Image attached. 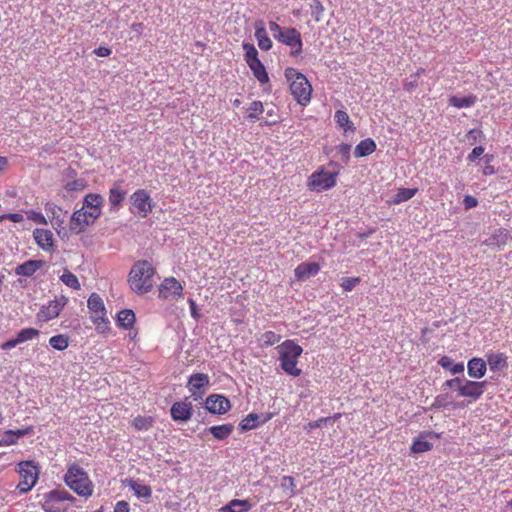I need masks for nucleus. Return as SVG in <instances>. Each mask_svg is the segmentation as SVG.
Returning a JSON list of instances; mask_svg holds the SVG:
<instances>
[{"instance_id":"1","label":"nucleus","mask_w":512,"mask_h":512,"mask_svg":"<svg viewBox=\"0 0 512 512\" xmlns=\"http://www.w3.org/2000/svg\"><path fill=\"white\" fill-rule=\"evenodd\" d=\"M63 480L78 496L87 499L93 495L94 484L88 473L79 464H70Z\"/></svg>"},{"instance_id":"2","label":"nucleus","mask_w":512,"mask_h":512,"mask_svg":"<svg viewBox=\"0 0 512 512\" xmlns=\"http://www.w3.org/2000/svg\"><path fill=\"white\" fill-rule=\"evenodd\" d=\"M281 369L288 375L298 377L302 370L297 367L298 359L303 353V348L294 340H285L277 348Z\"/></svg>"},{"instance_id":"3","label":"nucleus","mask_w":512,"mask_h":512,"mask_svg":"<svg viewBox=\"0 0 512 512\" xmlns=\"http://www.w3.org/2000/svg\"><path fill=\"white\" fill-rule=\"evenodd\" d=\"M155 269L148 261L136 262L129 273L128 282L137 294H145L153 287Z\"/></svg>"},{"instance_id":"4","label":"nucleus","mask_w":512,"mask_h":512,"mask_svg":"<svg viewBox=\"0 0 512 512\" xmlns=\"http://www.w3.org/2000/svg\"><path fill=\"white\" fill-rule=\"evenodd\" d=\"M284 75L290 83V92L296 102L302 106L309 104L311 101L312 86L306 76L292 67L286 68Z\"/></svg>"},{"instance_id":"5","label":"nucleus","mask_w":512,"mask_h":512,"mask_svg":"<svg viewBox=\"0 0 512 512\" xmlns=\"http://www.w3.org/2000/svg\"><path fill=\"white\" fill-rule=\"evenodd\" d=\"M332 170H328L325 166H320L315 170L307 180V188L312 192H323L332 189L336 183L339 175V169L334 163H329Z\"/></svg>"},{"instance_id":"6","label":"nucleus","mask_w":512,"mask_h":512,"mask_svg":"<svg viewBox=\"0 0 512 512\" xmlns=\"http://www.w3.org/2000/svg\"><path fill=\"white\" fill-rule=\"evenodd\" d=\"M87 307L97 332L105 333L109 329V320L103 299L97 293H92L87 300Z\"/></svg>"},{"instance_id":"7","label":"nucleus","mask_w":512,"mask_h":512,"mask_svg":"<svg viewBox=\"0 0 512 512\" xmlns=\"http://www.w3.org/2000/svg\"><path fill=\"white\" fill-rule=\"evenodd\" d=\"M16 471L20 476L17 484L19 493L24 494L31 491L38 481L39 467L31 460L21 461L18 463Z\"/></svg>"},{"instance_id":"8","label":"nucleus","mask_w":512,"mask_h":512,"mask_svg":"<svg viewBox=\"0 0 512 512\" xmlns=\"http://www.w3.org/2000/svg\"><path fill=\"white\" fill-rule=\"evenodd\" d=\"M150 193L145 189H137L130 196V212L141 218H146L154 208Z\"/></svg>"},{"instance_id":"9","label":"nucleus","mask_w":512,"mask_h":512,"mask_svg":"<svg viewBox=\"0 0 512 512\" xmlns=\"http://www.w3.org/2000/svg\"><path fill=\"white\" fill-rule=\"evenodd\" d=\"M68 302L69 299L65 295L55 296L54 299L40 307L36 314L37 321L40 323H46L56 319Z\"/></svg>"},{"instance_id":"10","label":"nucleus","mask_w":512,"mask_h":512,"mask_svg":"<svg viewBox=\"0 0 512 512\" xmlns=\"http://www.w3.org/2000/svg\"><path fill=\"white\" fill-rule=\"evenodd\" d=\"M65 501L73 503L76 498L66 490H52L44 495L42 507L47 512H61L65 510Z\"/></svg>"},{"instance_id":"11","label":"nucleus","mask_w":512,"mask_h":512,"mask_svg":"<svg viewBox=\"0 0 512 512\" xmlns=\"http://www.w3.org/2000/svg\"><path fill=\"white\" fill-rule=\"evenodd\" d=\"M280 43L290 47V55L298 58L302 53L303 42L301 33L294 27L285 28L280 34H274Z\"/></svg>"},{"instance_id":"12","label":"nucleus","mask_w":512,"mask_h":512,"mask_svg":"<svg viewBox=\"0 0 512 512\" xmlns=\"http://www.w3.org/2000/svg\"><path fill=\"white\" fill-rule=\"evenodd\" d=\"M183 296V286L175 277L165 278L159 286V297L164 300L177 301Z\"/></svg>"},{"instance_id":"13","label":"nucleus","mask_w":512,"mask_h":512,"mask_svg":"<svg viewBox=\"0 0 512 512\" xmlns=\"http://www.w3.org/2000/svg\"><path fill=\"white\" fill-rule=\"evenodd\" d=\"M210 385V378L205 373H194L188 378L187 388L191 397L195 400H201Z\"/></svg>"},{"instance_id":"14","label":"nucleus","mask_w":512,"mask_h":512,"mask_svg":"<svg viewBox=\"0 0 512 512\" xmlns=\"http://www.w3.org/2000/svg\"><path fill=\"white\" fill-rule=\"evenodd\" d=\"M87 210L79 209L73 212L70 217L69 230L72 234H80L92 225L97 219Z\"/></svg>"},{"instance_id":"15","label":"nucleus","mask_w":512,"mask_h":512,"mask_svg":"<svg viewBox=\"0 0 512 512\" xmlns=\"http://www.w3.org/2000/svg\"><path fill=\"white\" fill-rule=\"evenodd\" d=\"M486 381H472L463 379L461 387H459V397L469 398L470 402H475L482 397L486 388Z\"/></svg>"},{"instance_id":"16","label":"nucleus","mask_w":512,"mask_h":512,"mask_svg":"<svg viewBox=\"0 0 512 512\" xmlns=\"http://www.w3.org/2000/svg\"><path fill=\"white\" fill-rule=\"evenodd\" d=\"M171 418L174 421L186 422L191 419L193 414V406L189 397H185L182 401H177L171 406Z\"/></svg>"},{"instance_id":"17","label":"nucleus","mask_w":512,"mask_h":512,"mask_svg":"<svg viewBox=\"0 0 512 512\" xmlns=\"http://www.w3.org/2000/svg\"><path fill=\"white\" fill-rule=\"evenodd\" d=\"M206 408L210 413L213 414H224L230 410V401L219 394H212L206 398Z\"/></svg>"},{"instance_id":"18","label":"nucleus","mask_w":512,"mask_h":512,"mask_svg":"<svg viewBox=\"0 0 512 512\" xmlns=\"http://www.w3.org/2000/svg\"><path fill=\"white\" fill-rule=\"evenodd\" d=\"M40 334V331L35 328H24L20 330L16 337L14 339L7 340L1 345L2 350H11L12 348L16 347L18 344L33 340L34 338L38 337Z\"/></svg>"},{"instance_id":"19","label":"nucleus","mask_w":512,"mask_h":512,"mask_svg":"<svg viewBox=\"0 0 512 512\" xmlns=\"http://www.w3.org/2000/svg\"><path fill=\"white\" fill-rule=\"evenodd\" d=\"M103 202L104 199L100 194L89 193L84 197L81 209L87 210L88 213H91V215H94L93 217L98 219L101 215Z\"/></svg>"},{"instance_id":"20","label":"nucleus","mask_w":512,"mask_h":512,"mask_svg":"<svg viewBox=\"0 0 512 512\" xmlns=\"http://www.w3.org/2000/svg\"><path fill=\"white\" fill-rule=\"evenodd\" d=\"M126 194V190L122 187V181H116L113 183L108 193L110 210H118L125 200Z\"/></svg>"},{"instance_id":"21","label":"nucleus","mask_w":512,"mask_h":512,"mask_svg":"<svg viewBox=\"0 0 512 512\" xmlns=\"http://www.w3.org/2000/svg\"><path fill=\"white\" fill-rule=\"evenodd\" d=\"M273 413H267L263 416H259L255 413L248 414L243 418L239 424L242 431H248L257 428L261 424H265L272 419Z\"/></svg>"},{"instance_id":"22","label":"nucleus","mask_w":512,"mask_h":512,"mask_svg":"<svg viewBox=\"0 0 512 512\" xmlns=\"http://www.w3.org/2000/svg\"><path fill=\"white\" fill-rule=\"evenodd\" d=\"M486 362L492 372L503 371L508 367V357L503 352L487 353Z\"/></svg>"},{"instance_id":"23","label":"nucleus","mask_w":512,"mask_h":512,"mask_svg":"<svg viewBox=\"0 0 512 512\" xmlns=\"http://www.w3.org/2000/svg\"><path fill=\"white\" fill-rule=\"evenodd\" d=\"M33 237L35 242L41 249L45 251L53 250L54 239L53 234L50 230L37 228L33 232Z\"/></svg>"},{"instance_id":"24","label":"nucleus","mask_w":512,"mask_h":512,"mask_svg":"<svg viewBox=\"0 0 512 512\" xmlns=\"http://www.w3.org/2000/svg\"><path fill=\"white\" fill-rule=\"evenodd\" d=\"M487 371V362L479 357L471 358L467 363V372L471 378L481 379Z\"/></svg>"},{"instance_id":"25","label":"nucleus","mask_w":512,"mask_h":512,"mask_svg":"<svg viewBox=\"0 0 512 512\" xmlns=\"http://www.w3.org/2000/svg\"><path fill=\"white\" fill-rule=\"evenodd\" d=\"M319 271L320 265L318 263L303 262L295 268L294 275L297 280L303 281L309 278L310 276L318 274Z\"/></svg>"},{"instance_id":"26","label":"nucleus","mask_w":512,"mask_h":512,"mask_svg":"<svg viewBox=\"0 0 512 512\" xmlns=\"http://www.w3.org/2000/svg\"><path fill=\"white\" fill-rule=\"evenodd\" d=\"M512 236L510 232L505 228H499L487 240V245L496 246L502 249L510 240Z\"/></svg>"},{"instance_id":"27","label":"nucleus","mask_w":512,"mask_h":512,"mask_svg":"<svg viewBox=\"0 0 512 512\" xmlns=\"http://www.w3.org/2000/svg\"><path fill=\"white\" fill-rule=\"evenodd\" d=\"M255 38L261 50L268 51L272 48V41L269 38L268 33L262 22L256 24Z\"/></svg>"},{"instance_id":"28","label":"nucleus","mask_w":512,"mask_h":512,"mask_svg":"<svg viewBox=\"0 0 512 512\" xmlns=\"http://www.w3.org/2000/svg\"><path fill=\"white\" fill-rule=\"evenodd\" d=\"M377 145L372 138L361 140L354 149V155L357 158L366 157L376 151Z\"/></svg>"},{"instance_id":"29","label":"nucleus","mask_w":512,"mask_h":512,"mask_svg":"<svg viewBox=\"0 0 512 512\" xmlns=\"http://www.w3.org/2000/svg\"><path fill=\"white\" fill-rule=\"evenodd\" d=\"M252 508L249 500L233 499L226 506L222 507L219 512H247Z\"/></svg>"},{"instance_id":"30","label":"nucleus","mask_w":512,"mask_h":512,"mask_svg":"<svg viewBox=\"0 0 512 512\" xmlns=\"http://www.w3.org/2000/svg\"><path fill=\"white\" fill-rule=\"evenodd\" d=\"M42 264V261L28 260L17 266L15 273L20 276H32L38 269L42 267Z\"/></svg>"},{"instance_id":"31","label":"nucleus","mask_w":512,"mask_h":512,"mask_svg":"<svg viewBox=\"0 0 512 512\" xmlns=\"http://www.w3.org/2000/svg\"><path fill=\"white\" fill-rule=\"evenodd\" d=\"M117 325L124 329H131L136 321L135 313L130 309L121 310L117 314Z\"/></svg>"},{"instance_id":"32","label":"nucleus","mask_w":512,"mask_h":512,"mask_svg":"<svg viewBox=\"0 0 512 512\" xmlns=\"http://www.w3.org/2000/svg\"><path fill=\"white\" fill-rule=\"evenodd\" d=\"M234 430V425L231 423L215 425L209 427L208 431L213 435V437L217 440H224L229 437Z\"/></svg>"},{"instance_id":"33","label":"nucleus","mask_w":512,"mask_h":512,"mask_svg":"<svg viewBox=\"0 0 512 512\" xmlns=\"http://www.w3.org/2000/svg\"><path fill=\"white\" fill-rule=\"evenodd\" d=\"M334 120L336 124L344 130V132L355 131V126L346 111L337 110L334 114Z\"/></svg>"},{"instance_id":"34","label":"nucleus","mask_w":512,"mask_h":512,"mask_svg":"<svg viewBox=\"0 0 512 512\" xmlns=\"http://www.w3.org/2000/svg\"><path fill=\"white\" fill-rule=\"evenodd\" d=\"M248 66L253 72L254 77L259 81L261 85L267 84L269 82V76L266 68L260 60L254 63H250Z\"/></svg>"},{"instance_id":"35","label":"nucleus","mask_w":512,"mask_h":512,"mask_svg":"<svg viewBox=\"0 0 512 512\" xmlns=\"http://www.w3.org/2000/svg\"><path fill=\"white\" fill-rule=\"evenodd\" d=\"M431 435L432 433L421 434L419 438L413 441L411 445V451L413 453H423L430 451L433 448V444L424 438Z\"/></svg>"},{"instance_id":"36","label":"nucleus","mask_w":512,"mask_h":512,"mask_svg":"<svg viewBox=\"0 0 512 512\" xmlns=\"http://www.w3.org/2000/svg\"><path fill=\"white\" fill-rule=\"evenodd\" d=\"M127 485L138 498H150L152 495V490L148 485L141 484L138 481L132 479L127 481Z\"/></svg>"},{"instance_id":"37","label":"nucleus","mask_w":512,"mask_h":512,"mask_svg":"<svg viewBox=\"0 0 512 512\" xmlns=\"http://www.w3.org/2000/svg\"><path fill=\"white\" fill-rule=\"evenodd\" d=\"M477 101V97L473 94L466 97L451 96L449 104L455 108H466L473 106Z\"/></svg>"},{"instance_id":"38","label":"nucleus","mask_w":512,"mask_h":512,"mask_svg":"<svg viewBox=\"0 0 512 512\" xmlns=\"http://www.w3.org/2000/svg\"><path fill=\"white\" fill-rule=\"evenodd\" d=\"M438 364L443 369L449 370L452 374H460L464 371V364L462 362L454 364L452 358L448 356H442Z\"/></svg>"},{"instance_id":"39","label":"nucleus","mask_w":512,"mask_h":512,"mask_svg":"<svg viewBox=\"0 0 512 512\" xmlns=\"http://www.w3.org/2000/svg\"><path fill=\"white\" fill-rule=\"evenodd\" d=\"M60 280L62 281L63 284H65L67 287L71 289L79 290L81 288V284L77 276L67 268L63 270V273L60 276Z\"/></svg>"},{"instance_id":"40","label":"nucleus","mask_w":512,"mask_h":512,"mask_svg":"<svg viewBox=\"0 0 512 512\" xmlns=\"http://www.w3.org/2000/svg\"><path fill=\"white\" fill-rule=\"evenodd\" d=\"M418 192L417 188H399L393 198V204H400L410 200Z\"/></svg>"},{"instance_id":"41","label":"nucleus","mask_w":512,"mask_h":512,"mask_svg":"<svg viewBox=\"0 0 512 512\" xmlns=\"http://www.w3.org/2000/svg\"><path fill=\"white\" fill-rule=\"evenodd\" d=\"M154 423V419L150 416H137L133 419L132 425L137 431H147Z\"/></svg>"},{"instance_id":"42","label":"nucleus","mask_w":512,"mask_h":512,"mask_svg":"<svg viewBox=\"0 0 512 512\" xmlns=\"http://www.w3.org/2000/svg\"><path fill=\"white\" fill-rule=\"evenodd\" d=\"M50 346L58 351H63L69 346V337L64 334L52 336L49 339Z\"/></svg>"},{"instance_id":"43","label":"nucleus","mask_w":512,"mask_h":512,"mask_svg":"<svg viewBox=\"0 0 512 512\" xmlns=\"http://www.w3.org/2000/svg\"><path fill=\"white\" fill-rule=\"evenodd\" d=\"M242 47L245 52L244 59L247 65L260 60L258 58V51L252 43L243 42Z\"/></svg>"},{"instance_id":"44","label":"nucleus","mask_w":512,"mask_h":512,"mask_svg":"<svg viewBox=\"0 0 512 512\" xmlns=\"http://www.w3.org/2000/svg\"><path fill=\"white\" fill-rule=\"evenodd\" d=\"M247 117L250 120H258L259 116L264 112V106L261 101H253L248 108Z\"/></svg>"},{"instance_id":"45","label":"nucleus","mask_w":512,"mask_h":512,"mask_svg":"<svg viewBox=\"0 0 512 512\" xmlns=\"http://www.w3.org/2000/svg\"><path fill=\"white\" fill-rule=\"evenodd\" d=\"M281 488L283 489V491H289L290 497L294 496L296 494V485L294 478L291 476H283L281 478Z\"/></svg>"},{"instance_id":"46","label":"nucleus","mask_w":512,"mask_h":512,"mask_svg":"<svg viewBox=\"0 0 512 512\" xmlns=\"http://www.w3.org/2000/svg\"><path fill=\"white\" fill-rule=\"evenodd\" d=\"M45 210L47 213H50L54 219H56V224L60 225V223H63V220H59L60 214L63 212L60 206L53 202H47L45 204Z\"/></svg>"},{"instance_id":"47","label":"nucleus","mask_w":512,"mask_h":512,"mask_svg":"<svg viewBox=\"0 0 512 512\" xmlns=\"http://www.w3.org/2000/svg\"><path fill=\"white\" fill-rule=\"evenodd\" d=\"M281 336L276 334L274 331H266L261 335V341L265 346H272L275 343L279 342Z\"/></svg>"},{"instance_id":"48","label":"nucleus","mask_w":512,"mask_h":512,"mask_svg":"<svg viewBox=\"0 0 512 512\" xmlns=\"http://www.w3.org/2000/svg\"><path fill=\"white\" fill-rule=\"evenodd\" d=\"M87 183L84 179H75L65 184V189L69 192L82 191L86 188Z\"/></svg>"},{"instance_id":"49","label":"nucleus","mask_w":512,"mask_h":512,"mask_svg":"<svg viewBox=\"0 0 512 512\" xmlns=\"http://www.w3.org/2000/svg\"><path fill=\"white\" fill-rule=\"evenodd\" d=\"M359 277H345L341 280V287L344 291H352L360 283Z\"/></svg>"},{"instance_id":"50","label":"nucleus","mask_w":512,"mask_h":512,"mask_svg":"<svg viewBox=\"0 0 512 512\" xmlns=\"http://www.w3.org/2000/svg\"><path fill=\"white\" fill-rule=\"evenodd\" d=\"M27 214V219L28 220H31L37 224H42V225H46L47 224V220L45 218V216L41 213V212H37V211H34V210H29L26 212Z\"/></svg>"},{"instance_id":"51","label":"nucleus","mask_w":512,"mask_h":512,"mask_svg":"<svg viewBox=\"0 0 512 512\" xmlns=\"http://www.w3.org/2000/svg\"><path fill=\"white\" fill-rule=\"evenodd\" d=\"M17 443L13 430H7L4 433L3 440L0 441V446H10Z\"/></svg>"},{"instance_id":"52","label":"nucleus","mask_w":512,"mask_h":512,"mask_svg":"<svg viewBox=\"0 0 512 512\" xmlns=\"http://www.w3.org/2000/svg\"><path fill=\"white\" fill-rule=\"evenodd\" d=\"M483 146H477L472 149V151L468 154L467 160L469 162H475L478 157H480L484 153Z\"/></svg>"},{"instance_id":"53","label":"nucleus","mask_w":512,"mask_h":512,"mask_svg":"<svg viewBox=\"0 0 512 512\" xmlns=\"http://www.w3.org/2000/svg\"><path fill=\"white\" fill-rule=\"evenodd\" d=\"M339 152L342 155L344 161L347 163L350 159L351 145L342 143L339 145Z\"/></svg>"},{"instance_id":"54","label":"nucleus","mask_w":512,"mask_h":512,"mask_svg":"<svg viewBox=\"0 0 512 512\" xmlns=\"http://www.w3.org/2000/svg\"><path fill=\"white\" fill-rule=\"evenodd\" d=\"M462 382H463V379L460 378V377H455V378H452V379H448L444 382V386L445 387H448V388H454L456 387L457 388V392L459 393V387H461L462 385Z\"/></svg>"},{"instance_id":"55","label":"nucleus","mask_w":512,"mask_h":512,"mask_svg":"<svg viewBox=\"0 0 512 512\" xmlns=\"http://www.w3.org/2000/svg\"><path fill=\"white\" fill-rule=\"evenodd\" d=\"M463 204L466 210L474 208L478 205V200L471 195H466L463 199Z\"/></svg>"},{"instance_id":"56","label":"nucleus","mask_w":512,"mask_h":512,"mask_svg":"<svg viewBox=\"0 0 512 512\" xmlns=\"http://www.w3.org/2000/svg\"><path fill=\"white\" fill-rule=\"evenodd\" d=\"M418 79L417 78H410L407 82L404 83L403 88L407 92H412L414 89L418 87Z\"/></svg>"},{"instance_id":"57","label":"nucleus","mask_w":512,"mask_h":512,"mask_svg":"<svg viewBox=\"0 0 512 512\" xmlns=\"http://www.w3.org/2000/svg\"><path fill=\"white\" fill-rule=\"evenodd\" d=\"M32 431H33V426H28L23 429L13 430V433H14L15 438L18 440V439L30 434Z\"/></svg>"},{"instance_id":"58","label":"nucleus","mask_w":512,"mask_h":512,"mask_svg":"<svg viewBox=\"0 0 512 512\" xmlns=\"http://www.w3.org/2000/svg\"><path fill=\"white\" fill-rule=\"evenodd\" d=\"M130 506L128 502L121 500L118 501L114 507V512H129Z\"/></svg>"},{"instance_id":"59","label":"nucleus","mask_w":512,"mask_h":512,"mask_svg":"<svg viewBox=\"0 0 512 512\" xmlns=\"http://www.w3.org/2000/svg\"><path fill=\"white\" fill-rule=\"evenodd\" d=\"M94 53L99 57H108L111 55L112 50L109 47L100 46L94 50Z\"/></svg>"},{"instance_id":"60","label":"nucleus","mask_w":512,"mask_h":512,"mask_svg":"<svg viewBox=\"0 0 512 512\" xmlns=\"http://www.w3.org/2000/svg\"><path fill=\"white\" fill-rule=\"evenodd\" d=\"M330 420H331V418H325V417L319 418L316 421L309 422L307 425V429L311 430V429L319 428V427H321L322 423H326Z\"/></svg>"},{"instance_id":"61","label":"nucleus","mask_w":512,"mask_h":512,"mask_svg":"<svg viewBox=\"0 0 512 512\" xmlns=\"http://www.w3.org/2000/svg\"><path fill=\"white\" fill-rule=\"evenodd\" d=\"M4 217H7L8 220L14 223H20L24 220V217L21 213H8L4 214Z\"/></svg>"},{"instance_id":"62","label":"nucleus","mask_w":512,"mask_h":512,"mask_svg":"<svg viewBox=\"0 0 512 512\" xmlns=\"http://www.w3.org/2000/svg\"><path fill=\"white\" fill-rule=\"evenodd\" d=\"M480 136H482V131L481 130H477V129H471L467 133L468 139L469 140H473V142L471 144L476 142L477 138L480 137Z\"/></svg>"},{"instance_id":"63","label":"nucleus","mask_w":512,"mask_h":512,"mask_svg":"<svg viewBox=\"0 0 512 512\" xmlns=\"http://www.w3.org/2000/svg\"><path fill=\"white\" fill-rule=\"evenodd\" d=\"M188 303H189V306H190V310H191V316L195 319V320H198L200 315L197 311V307H196V303L193 299H189L188 300Z\"/></svg>"},{"instance_id":"64","label":"nucleus","mask_w":512,"mask_h":512,"mask_svg":"<svg viewBox=\"0 0 512 512\" xmlns=\"http://www.w3.org/2000/svg\"><path fill=\"white\" fill-rule=\"evenodd\" d=\"M130 28L139 37L142 35L145 27H144L143 23L138 22V23H133Z\"/></svg>"}]
</instances>
